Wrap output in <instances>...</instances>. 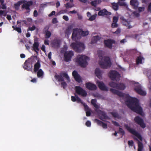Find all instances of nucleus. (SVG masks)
Wrapping results in <instances>:
<instances>
[{"label": "nucleus", "mask_w": 151, "mask_h": 151, "mask_svg": "<svg viewBox=\"0 0 151 151\" xmlns=\"http://www.w3.org/2000/svg\"><path fill=\"white\" fill-rule=\"evenodd\" d=\"M110 90L113 93L125 99V104L132 111L140 115H142V109L139 104V100L137 99L132 98L128 94L124 93L113 88H111Z\"/></svg>", "instance_id": "1"}, {"label": "nucleus", "mask_w": 151, "mask_h": 151, "mask_svg": "<svg viewBox=\"0 0 151 151\" xmlns=\"http://www.w3.org/2000/svg\"><path fill=\"white\" fill-rule=\"evenodd\" d=\"M102 51L98 52V56L100 59L99 61V64L102 68L108 69L110 68L111 65V63L109 57L107 56L103 57L102 55L100 53Z\"/></svg>", "instance_id": "2"}, {"label": "nucleus", "mask_w": 151, "mask_h": 151, "mask_svg": "<svg viewBox=\"0 0 151 151\" xmlns=\"http://www.w3.org/2000/svg\"><path fill=\"white\" fill-rule=\"evenodd\" d=\"M89 34L88 31H83L82 29L78 28L74 29L71 38L73 41L76 42L81 36H85Z\"/></svg>", "instance_id": "3"}, {"label": "nucleus", "mask_w": 151, "mask_h": 151, "mask_svg": "<svg viewBox=\"0 0 151 151\" xmlns=\"http://www.w3.org/2000/svg\"><path fill=\"white\" fill-rule=\"evenodd\" d=\"M55 77L59 82L63 81L61 83V86L64 89L65 88L67 84L65 82L63 81L64 80L63 77L66 78L68 82L70 81L69 77L67 73L65 72H62L60 73L59 75H55Z\"/></svg>", "instance_id": "4"}, {"label": "nucleus", "mask_w": 151, "mask_h": 151, "mask_svg": "<svg viewBox=\"0 0 151 151\" xmlns=\"http://www.w3.org/2000/svg\"><path fill=\"white\" fill-rule=\"evenodd\" d=\"M88 57L84 55H79L75 59V61L78 65L82 68H85L88 65L87 60Z\"/></svg>", "instance_id": "5"}, {"label": "nucleus", "mask_w": 151, "mask_h": 151, "mask_svg": "<svg viewBox=\"0 0 151 151\" xmlns=\"http://www.w3.org/2000/svg\"><path fill=\"white\" fill-rule=\"evenodd\" d=\"M71 46L77 52H82L85 48L84 45L81 42H73L71 43Z\"/></svg>", "instance_id": "6"}, {"label": "nucleus", "mask_w": 151, "mask_h": 151, "mask_svg": "<svg viewBox=\"0 0 151 151\" xmlns=\"http://www.w3.org/2000/svg\"><path fill=\"white\" fill-rule=\"evenodd\" d=\"M109 76L113 81H118L120 78L119 73L117 71L114 70H111L109 72Z\"/></svg>", "instance_id": "7"}, {"label": "nucleus", "mask_w": 151, "mask_h": 151, "mask_svg": "<svg viewBox=\"0 0 151 151\" xmlns=\"http://www.w3.org/2000/svg\"><path fill=\"white\" fill-rule=\"evenodd\" d=\"M124 126L125 128L127 129L129 132L137 137L140 140L142 141V137L140 134L135 130L131 128L127 124L124 125Z\"/></svg>", "instance_id": "8"}, {"label": "nucleus", "mask_w": 151, "mask_h": 151, "mask_svg": "<svg viewBox=\"0 0 151 151\" xmlns=\"http://www.w3.org/2000/svg\"><path fill=\"white\" fill-rule=\"evenodd\" d=\"M32 59L29 58L26 60L24 63V65L23 68L26 70L32 71Z\"/></svg>", "instance_id": "9"}, {"label": "nucleus", "mask_w": 151, "mask_h": 151, "mask_svg": "<svg viewBox=\"0 0 151 151\" xmlns=\"http://www.w3.org/2000/svg\"><path fill=\"white\" fill-rule=\"evenodd\" d=\"M100 8H97L95 6V11H99L98 13L99 16H104L105 15H110L111 13L110 12H108L106 9L100 10Z\"/></svg>", "instance_id": "10"}, {"label": "nucleus", "mask_w": 151, "mask_h": 151, "mask_svg": "<svg viewBox=\"0 0 151 151\" xmlns=\"http://www.w3.org/2000/svg\"><path fill=\"white\" fill-rule=\"evenodd\" d=\"M73 52L72 51L66 52L64 55V60L67 62L71 60L72 57L74 55Z\"/></svg>", "instance_id": "11"}, {"label": "nucleus", "mask_w": 151, "mask_h": 151, "mask_svg": "<svg viewBox=\"0 0 151 151\" xmlns=\"http://www.w3.org/2000/svg\"><path fill=\"white\" fill-rule=\"evenodd\" d=\"M76 93L79 95H81L83 96H86L87 93L86 91L79 86H76L75 87Z\"/></svg>", "instance_id": "12"}, {"label": "nucleus", "mask_w": 151, "mask_h": 151, "mask_svg": "<svg viewBox=\"0 0 151 151\" xmlns=\"http://www.w3.org/2000/svg\"><path fill=\"white\" fill-rule=\"evenodd\" d=\"M134 121L136 123L139 125L142 128H144L145 127V124L143 119L139 116H137L134 118Z\"/></svg>", "instance_id": "13"}, {"label": "nucleus", "mask_w": 151, "mask_h": 151, "mask_svg": "<svg viewBox=\"0 0 151 151\" xmlns=\"http://www.w3.org/2000/svg\"><path fill=\"white\" fill-rule=\"evenodd\" d=\"M120 19L122 20V23L123 25L126 26L127 28L131 29L133 27V26L131 25V21L125 19L123 17H121Z\"/></svg>", "instance_id": "14"}, {"label": "nucleus", "mask_w": 151, "mask_h": 151, "mask_svg": "<svg viewBox=\"0 0 151 151\" xmlns=\"http://www.w3.org/2000/svg\"><path fill=\"white\" fill-rule=\"evenodd\" d=\"M104 42L105 47L111 49L112 48L113 44L115 43V41L113 40L107 39L104 40Z\"/></svg>", "instance_id": "15"}, {"label": "nucleus", "mask_w": 151, "mask_h": 151, "mask_svg": "<svg viewBox=\"0 0 151 151\" xmlns=\"http://www.w3.org/2000/svg\"><path fill=\"white\" fill-rule=\"evenodd\" d=\"M134 90L137 93L140 95L145 96L146 94V92L142 90L140 85L136 86L134 88Z\"/></svg>", "instance_id": "16"}, {"label": "nucleus", "mask_w": 151, "mask_h": 151, "mask_svg": "<svg viewBox=\"0 0 151 151\" xmlns=\"http://www.w3.org/2000/svg\"><path fill=\"white\" fill-rule=\"evenodd\" d=\"M72 75L77 82L79 83L82 82L81 76L76 71L74 70L73 72Z\"/></svg>", "instance_id": "17"}, {"label": "nucleus", "mask_w": 151, "mask_h": 151, "mask_svg": "<svg viewBox=\"0 0 151 151\" xmlns=\"http://www.w3.org/2000/svg\"><path fill=\"white\" fill-rule=\"evenodd\" d=\"M112 6V8L115 11H117L119 9V4L120 6H125V4L123 2H119L118 3L115 2L112 3L111 4Z\"/></svg>", "instance_id": "18"}, {"label": "nucleus", "mask_w": 151, "mask_h": 151, "mask_svg": "<svg viewBox=\"0 0 151 151\" xmlns=\"http://www.w3.org/2000/svg\"><path fill=\"white\" fill-rule=\"evenodd\" d=\"M99 118L101 120L104 121V119H109L108 116L104 112L99 110Z\"/></svg>", "instance_id": "19"}, {"label": "nucleus", "mask_w": 151, "mask_h": 151, "mask_svg": "<svg viewBox=\"0 0 151 151\" xmlns=\"http://www.w3.org/2000/svg\"><path fill=\"white\" fill-rule=\"evenodd\" d=\"M37 40H36V39H34V42L33 44L32 47L34 51L37 53H38V51L40 50L39 48V44L38 42H37Z\"/></svg>", "instance_id": "20"}, {"label": "nucleus", "mask_w": 151, "mask_h": 151, "mask_svg": "<svg viewBox=\"0 0 151 151\" xmlns=\"http://www.w3.org/2000/svg\"><path fill=\"white\" fill-rule=\"evenodd\" d=\"M33 4V2L32 1H30L27 2L26 3L23 4L22 6V8H24L27 10H29L30 9L29 8L30 6L32 5Z\"/></svg>", "instance_id": "21"}, {"label": "nucleus", "mask_w": 151, "mask_h": 151, "mask_svg": "<svg viewBox=\"0 0 151 151\" xmlns=\"http://www.w3.org/2000/svg\"><path fill=\"white\" fill-rule=\"evenodd\" d=\"M98 83V86L99 88L102 91H108V88L103 82H99Z\"/></svg>", "instance_id": "22"}, {"label": "nucleus", "mask_w": 151, "mask_h": 151, "mask_svg": "<svg viewBox=\"0 0 151 151\" xmlns=\"http://www.w3.org/2000/svg\"><path fill=\"white\" fill-rule=\"evenodd\" d=\"M130 4L134 9L136 10L138 9L139 2L137 0H131Z\"/></svg>", "instance_id": "23"}, {"label": "nucleus", "mask_w": 151, "mask_h": 151, "mask_svg": "<svg viewBox=\"0 0 151 151\" xmlns=\"http://www.w3.org/2000/svg\"><path fill=\"white\" fill-rule=\"evenodd\" d=\"M95 75L99 78L101 79L102 78V72L99 68H96L95 70Z\"/></svg>", "instance_id": "24"}, {"label": "nucleus", "mask_w": 151, "mask_h": 151, "mask_svg": "<svg viewBox=\"0 0 151 151\" xmlns=\"http://www.w3.org/2000/svg\"><path fill=\"white\" fill-rule=\"evenodd\" d=\"M95 122H96L98 125L102 126L103 128H107V124L99 120L96 119H95Z\"/></svg>", "instance_id": "25"}, {"label": "nucleus", "mask_w": 151, "mask_h": 151, "mask_svg": "<svg viewBox=\"0 0 151 151\" xmlns=\"http://www.w3.org/2000/svg\"><path fill=\"white\" fill-rule=\"evenodd\" d=\"M60 40H54L52 43V47H60Z\"/></svg>", "instance_id": "26"}, {"label": "nucleus", "mask_w": 151, "mask_h": 151, "mask_svg": "<svg viewBox=\"0 0 151 151\" xmlns=\"http://www.w3.org/2000/svg\"><path fill=\"white\" fill-rule=\"evenodd\" d=\"M41 65L39 61H38L35 64L34 66V72H37L40 69L39 68L40 67Z\"/></svg>", "instance_id": "27"}, {"label": "nucleus", "mask_w": 151, "mask_h": 151, "mask_svg": "<svg viewBox=\"0 0 151 151\" xmlns=\"http://www.w3.org/2000/svg\"><path fill=\"white\" fill-rule=\"evenodd\" d=\"M86 87L89 90H92L94 88V84L90 83H87L86 84Z\"/></svg>", "instance_id": "28"}, {"label": "nucleus", "mask_w": 151, "mask_h": 151, "mask_svg": "<svg viewBox=\"0 0 151 151\" xmlns=\"http://www.w3.org/2000/svg\"><path fill=\"white\" fill-rule=\"evenodd\" d=\"M72 29V27L71 26H68V28L65 31V34L68 35H70L71 33V31Z\"/></svg>", "instance_id": "29"}, {"label": "nucleus", "mask_w": 151, "mask_h": 151, "mask_svg": "<svg viewBox=\"0 0 151 151\" xmlns=\"http://www.w3.org/2000/svg\"><path fill=\"white\" fill-rule=\"evenodd\" d=\"M37 72V75L38 78L43 77L44 73L42 69H40Z\"/></svg>", "instance_id": "30"}, {"label": "nucleus", "mask_w": 151, "mask_h": 151, "mask_svg": "<svg viewBox=\"0 0 151 151\" xmlns=\"http://www.w3.org/2000/svg\"><path fill=\"white\" fill-rule=\"evenodd\" d=\"M116 89L121 90H123L125 88V85L123 83H118Z\"/></svg>", "instance_id": "31"}, {"label": "nucleus", "mask_w": 151, "mask_h": 151, "mask_svg": "<svg viewBox=\"0 0 151 151\" xmlns=\"http://www.w3.org/2000/svg\"><path fill=\"white\" fill-rule=\"evenodd\" d=\"M138 151H142L143 148V145L142 142L138 140Z\"/></svg>", "instance_id": "32"}, {"label": "nucleus", "mask_w": 151, "mask_h": 151, "mask_svg": "<svg viewBox=\"0 0 151 151\" xmlns=\"http://www.w3.org/2000/svg\"><path fill=\"white\" fill-rule=\"evenodd\" d=\"M110 114L112 115V116L115 118H117L118 119L120 118V116L117 112L113 111L110 112Z\"/></svg>", "instance_id": "33"}, {"label": "nucleus", "mask_w": 151, "mask_h": 151, "mask_svg": "<svg viewBox=\"0 0 151 151\" xmlns=\"http://www.w3.org/2000/svg\"><path fill=\"white\" fill-rule=\"evenodd\" d=\"M109 85L111 87L116 89L117 88V86L118 85V83H114L112 81H111L109 83Z\"/></svg>", "instance_id": "34"}, {"label": "nucleus", "mask_w": 151, "mask_h": 151, "mask_svg": "<svg viewBox=\"0 0 151 151\" xmlns=\"http://www.w3.org/2000/svg\"><path fill=\"white\" fill-rule=\"evenodd\" d=\"M143 58L141 56L138 57L136 59L137 64H142V59Z\"/></svg>", "instance_id": "35"}, {"label": "nucleus", "mask_w": 151, "mask_h": 151, "mask_svg": "<svg viewBox=\"0 0 151 151\" xmlns=\"http://www.w3.org/2000/svg\"><path fill=\"white\" fill-rule=\"evenodd\" d=\"M22 3V1H18L17 3L14 4V7L15 9L16 10H18L19 9V7L21 4Z\"/></svg>", "instance_id": "36"}, {"label": "nucleus", "mask_w": 151, "mask_h": 151, "mask_svg": "<svg viewBox=\"0 0 151 151\" xmlns=\"http://www.w3.org/2000/svg\"><path fill=\"white\" fill-rule=\"evenodd\" d=\"M51 3H54V2H47L45 4H42L40 5V7H42V8H45L47 7L48 5H51Z\"/></svg>", "instance_id": "37"}, {"label": "nucleus", "mask_w": 151, "mask_h": 151, "mask_svg": "<svg viewBox=\"0 0 151 151\" xmlns=\"http://www.w3.org/2000/svg\"><path fill=\"white\" fill-rule=\"evenodd\" d=\"M12 27L14 30L17 31L19 33H20L22 32V29L21 28L17 27L14 26H13Z\"/></svg>", "instance_id": "38"}, {"label": "nucleus", "mask_w": 151, "mask_h": 151, "mask_svg": "<svg viewBox=\"0 0 151 151\" xmlns=\"http://www.w3.org/2000/svg\"><path fill=\"white\" fill-rule=\"evenodd\" d=\"M142 2L145 3L146 5H148V6L151 3V0H142Z\"/></svg>", "instance_id": "39"}, {"label": "nucleus", "mask_w": 151, "mask_h": 151, "mask_svg": "<svg viewBox=\"0 0 151 151\" xmlns=\"http://www.w3.org/2000/svg\"><path fill=\"white\" fill-rule=\"evenodd\" d=\"M45 36L46 38H48L50 37L51 35V33L49 31L45 32Z\"/></svg>", "instance_id": "40"}, {"label": "nucleus", "mask_w": 151, "mask_h": 151, "mask_svg": "<svg viewBox=\"0 0 151 151\" xmlns=\"http://www.w3.org/2000/svg\"><path fill=\"white\" fill-rule=\"evenodd\" d=\"M84 106V109L85 111L90 110L91 109L89 108V107L84 103L83 104Z\"/></svg>", "instance_id": "41"}, {"label": "nucleus", "mask_w": 151, "mask_h": 151, "mask_svg": "<svg viewBox=\"0 0 151 151\" xmlns=\"http://www.w3.org/2000/svg\"><path fill=\"white\" fill-rule=\"evenodd\" d=\"M65 6L66 8L68 9L73 7L74 5L73 4H70V3H68L65 4Z\"/></svg>", "instance_id": "42"}, {"label": "nucleus", "mask_w": 151, "mask_h": 151, "mask_svg": "<svg viewBox=\"0 0 151 151\" xmlns=\"http://www.w3.org/2000/svg\"><path fill=\"white\" fill-rule=\"evenodd\" d=\"M118 133H121L122 136L124 135L125 134V132L124 130L121 128L119 127Z\"/></svg>", "instance_id": "43"}, {"label": "nucleus", "mask_w": 151, "mask_h": 151, "mask_svg": "<svg viewBox=\"0 0 151 151\" xmlns=\"http://www.w3.org/2000/svg\"><path fill=\"white\" fill-rule=\"evenodd\" d=\"M118 20V18L117 17L115 16L113 17V22L117 23Z\"/></svg>", "instance_id": "44"}, {"label": "nucleus", "mask_w": 151, "mask_h": 151, "mask_svg": "<svg viewBox=\"0 0 151 151\" xmlns=\"http://www.w3.org/2000/svg\"><path fill=\"white\" fill-rule=\"evenodd\" d=\"M118 24L116 23L112 22L111 24V27L112 28H116L118 27Z\"/></svg>", "instance_id": "45"}, {"label": "nucleus", "mask_w": 151, "mask_h": 151, "mask_svg": "<svg viewBox=\"0 0 151 151\" xmlns=\"http://www.w3.org/2000/svg\"><path fill=\"white\" fill-rule=\"evenodd\" d=\"M76 101L78 103H80L82 104H83V103L81 99L79 98L78 96H76Z\"/></svg>", "instance_id": "46"}, {"label": "nucleus", "mask_w": 151, "mask_h": 151, "mask_svg": "<svg viewBox=\"0 0 151 151\" xmlns=\"http://www.w3.org/2000/svg\"><path fill=\"white\" fill-rule=\"evenodd\" d=\"M75 96H72L71 97V100L73 102H75V101H76V96H76V95L75 94Z\"/></svg>", "instance_id": "47"}, {"label": "nucleus", "mask_w": 151, "mask_h": 151, "mask_svg": "<svg viewBox=\"0 0 151 151\" xmlns=\"http://www.w3.org/2000/svg\"><path fill=\"white\" fill-rule=\"evenodd\" d=\"M36 29V27L35 25H33L32 26L30 27H29L28 28V29L27 30V31H29V30L30 31H33L35 30Z\"/></svg>", "instance_id": "48"}, {"label": "nucleus", "mask_w": 151, "mask_h": 151, "mask_svg": "<svg viewBox=\"0 0 151 151\" xmlns=\"http://www.w3.org/2000/svg\"><path fill=\"white\" fill-rule=\"evenodd\" d=\"M85 125L88 127H90L91 125V123L89 121H87L85 123Z\"/></svg>", "instance_id": "49"}, {"label": "nucleus", "mask_w": 151, "mask_h": 151, "mask_svg": "<svg viewBox=\"0 0 151 151\" xmlns=\"http://www.w3.org/2000/svg\"><path fill=\"white\" fill-rule=\"evenodd\" d=\"M86 115L87 116H91V110L88 111H86Z\"/></svg>", "instance_id": "50"}, {"label": "nucleus", "mask_w": 151, "mask_h": 151, "mask_svg": "<svg viewBox=\"0 0 151 151\" xmlns=\"http://www.w3.org/2000/svg\"><path fill=\"white\" fill-rule=\"evenodd\" d=\"M112 123L115 126L118 127L120 126L119 123L116 121H112Z\"/></svg>", "instance_id": "51"}, {"label": "nucleus", "mask_w": 151, "mask_h": 151, "mask_svg": "<svg viewBox=\"0 0 151 151\" xmlns=\"http://www.w3.org/2000/svg\"><path fill=\"white\" fill-rule=\"evenodd\" d=\"M128 144L129 146H132L134 144L133 141L132 140H129L128 141Z\"/></svg>", "instance_id": "52"}, {"label": "nucleus", "mask_w": 151, "mask_h": 151, "mask_svg": "<svg viewBox=\"0 0 151 151\" xmlns=\"http://www.w3.org/2000/svg\"><path fill=\"white\" fill-rule=\"evenodd\" d=\"M4 11L1 10H0V15L2 16L3 15L4 17H5L6 15V13H5L4 14Z\"/></svg>", "instance_id": "53"}, {"label": "nucleus", "mask_w": 151, "mask_h": 151, "mask_svg": "<svg viewBox=\"0 0 151 151\" xmlns=\"http://www.w3.org/2000/svg\"><path fill=\"white\" fill-rule=\"evenodd\" d=\"M145 9V7H139L138 8V11L141 12L143 11Z\"/></svg>", "instance_id": "54"}, {"label": "nucleus", "mask_w": 151, "mask_h": 151, "mask_svg": "<svg viewBox=\"0 0 151 151\" xmlns=\"http://www.w3.org/2000/svg\"><path fill=\"white\" fill-rule=\"evenodd\" d=\"M147 11L148 12L151 13V3L148 6Z\"/></svg>", "instance_id": "55"}, {"label": "nucleus", "mask_w": 151, "mask_h": 151, "mask_svg": "<svg viewBox=\"0 0 151 151\" xmlns=\"http://www.w3.org/2000/svg\"><path fill=\"white\" fill-rule=\"evenodd\" d=\"M94 20V14L91 16L89 17L88 20L90 21H92Z\"/></svg>", "instance_id": "56"}, {"label": "nucleus", "mask_w": 151, "mask_h": 151, "mask_svg": "<svg viewBox=\"0 0 151 151\" xmlns=\"http://www.w3.org/2000/svg\"><path fill=\"white\" fill-rule=\"evenodd\" d=\"M55 11H52L48 15V16L49 17H51L53 15H55Z\"/></svg>", "instance_id": "57"}, {"label": "nucleus", "mask_w": 151, "mask_h": 151, "mask_svg": "<svg viewBox=\"0 0 151 151\" xmlns=\"http://www.w3.org/2000/svg\"><path fill=\"white\" fill-rule=\"evenodd\" d=\"M52 22L53 24H56L57 23L58 21L56 18H53L52 20Z\"/></svg>", "instance_id": "58"}, {"label": "nucleus", "mask_w": 151, "mask_h": 151, "mask_svg": "<svg viewBox=\"0 0 151 151\" xmlns=\"http://www.w3.org/2000/svg\"><path fill=\"white\" fill-rule=\"evenodd\" d=\"M1 5H2V6L0 8L2 9H6V4H4V3H3L2 4H1Z\"/></svg>", "instance_id": "59"}, {"label": "nucleus", "mask_w": 151, "mask_h": 151, "mask_svg": "<svg viewBox=\"0 0 151 151\" xmlns=\"http://www.w3.org/2000/svg\"><path fill=\"white\" fill-rule=\"evenodd\" d=\"M121 32V29L119 28H118L116 31L114 32L116 34H119Z\"/></svg>", "instance_id": "60"}, {"label": "nucleus", "mask_w": 151, "mask_h": 151, "mask_svg": "<svg viewBox=\"0 0 151 151\" xmlns=\"http://www.w3.org/2000/svg\"><path fill=\"white\" fill-rule=\"evenodd\" d=\"M33 15L35 17H37L38 16V12L36 10H35L33 12Z\"/></svg>", "instance_id": "61"}, {"label": "nucleus", "mask_w": 151, "mask_h": 151, "mask_svg": "<svg viewBox=\"0 0 151 151\" xmlns=\"http://www.w3.org/2000/svg\"><path fill=\"white\" fill-rule=\"evenodd\" d=\"M101 38V37L98 36H95V42H96L97 41L100 40Z\"/></svg>", "instance_id": "62"}, {"label": "nucleus", "mask_w": 151, "mask_h": 151, "mask_svg": "<svg viewBox=\"0 0 151 151\" xmlns=\"http://www.w3.org/2000/svg\"><path fill=\"white\" fill-rule=\"evenodd\" d=\"M63 19L66 21H68L69 20V18L68 16L65 15H64L63 16Z\"/></svg>", "instance_id": "63"}, {"label": "nucleus", "mask_w": 151, "mask_h": 151, "mask_svg": "<svg viewBox=\"0 0 151 151\" xmlns=\"http://www.w3.org/2000/svg\"><path fill=\"white\" fill-rule=\"evenodd\" d=\"M49 29V27L47 26H46L43 29V32L45 33L47 31H48V30Z\"/></svg>", "instance_id": "64"}]
</instances>
